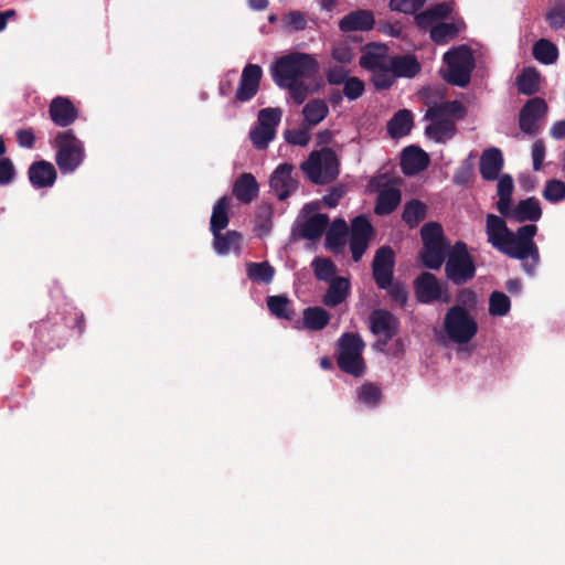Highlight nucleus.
Instances as JSON below:
<instances>
[{"label":"nucleus","mask_w":565,"mask_h":565,"mask_svg":"<svg viewBox=\"0 0 565 565\" xmlns=\"http://www.w3.org/2000/svg\"><path fill=\"white\" fill-rule=\"evenodd\" d=\"M422 94L428 106L424 119L430 121L425 128V135L435 142L446 143L457 134L456 122L465 118L467 108L459 100L439 102L438 92L431 88H424Z\"/></svg>","instance_id":"1"},{"label":"nucleus","mask_w":565,"mask_h":565,"mask_svg":"<svg viewBox=\"0 0 565 565\" xmlns=\"http://www.w3.org/2000/svg\"><path fill=\"white\" fill-rule=\"evenodd\" d=\"M318 70L319 64L312 55L291 52L278 57L270 65V75L274 83L281 87L298 79L311 78Z\"/></svg>","instance_id":"2"},{"label":"nucleus","mask_w":565,"mask_h":565,"mask_svg":"<svg viewBox=\"0 0 565 565\" xmlns=\"http://www.w3.org/2000/svg\"><path fill=\"white\" fill-rule=\"evenodd\" d=\"M537 233V226L535 224H525L520 226L515 232H512L501 248V253L509 256L510 258L530 262L523 263L524 270L533 275L535 268L540 263V252L534 236Z\"/></svg>","instance_id":"3"},{"label":"nucleus","mask_w":565,"mask_h":565,"mask_svg":"<svg viewBox=\"0 0 565 565\" xmlns=\"http://www.w3.org/2000/svg\"><path fill=\"white\" fill-rule=\"evenodd\" d=\"M423 247L419 258L424 267L438 270L450 254L451 246L437 222L426 223L420 230Z\"/></svg>","instance_id":"4"},{"label":"nucleus","mask_w":565,"mask_h":565,"mask_svg":"<svg viewBox=\"0 0 565 565\" xmlns=\"http://www.w3.org/2000/svg\"><path fill=\"white\" fill-rule=\"evenodd\" d=\"M300 169L315 184H329L340 173V162L335 151L329 147L312 151L300 164Z\"/></svg>","instance_id":"5"},{"label":"nucleus","mask_w":565,"mask_h":565,"mask_svg":"<svg viewBox=\"0 0 565 565\" xmlns=\"http://www.w3.org/2000/svg\"><path fill=\"white\" fill-rule=\"evenodd\" d=\"M52 146L56 149L55 162L62 174L73 173L84 161V143L72 129L58 132Z\"/></svg>","instance_id":"6"},{"label":"nucleus","mask_w":565,"mask_h":565,"mask_svg":"<svg viewBox=\"0 0 565 565\" xmlns=\"http://www.w3.org/2000/svg\"><path fill=\"white\" fill-rule=\"evenodd\" d=\"M365 343L359 333L345 332L338 340V367L354 377L364 374L365 362L363 359V350Z\"/></svg>","instance_id":"7"},{"label":"nucleus","mask_w":565,"mask_h":565,"mask_svg":"<svg viewBox=\"0 0 565 565\" xmlns=\"http://www.w3.org/2000/svg\"><path fill=\"white\" fill-rule=\"evenodd\" d=\"M444 62L447 64V73L444 79L459 87H466L471 79V73L476 66L472 51L467 45H460L447 51L444 54Z\"/></svg>","instance_id":"8"},{"label":"nucleus","mask_w":565,"mask_h":565,"mask_svg":"<svg viewBox=\"0 0 565 565\" xmlns=\"http://www.w3.org/2000/svg\"><path fill=\"white\" fill-rule=\"evenodd\" d=\"M476 264L468 246L462 241H457L450 249L445 262V275L456 286H462L476 276Z\"/></svg>","instance_id":"9"},{"label":"nucleus","mask_w":565,"mask_h":565,"mask_svg":"<svg viewBox=\"0 0 565 565\" xmlns=\"http://www.w3.org/2000/svg\"><path fill=\"white\" fill-rule=\"evenodd\" d=\"M444 329L452 342L465 344L477 334L478 323L463 306L456 305L445 315Z\"/></svg>","instance_id":"10"},{"label":"nucleus","mask_w":565,"mask_h":565,"mask_svg":"<svg viewBox=\"0 0 565 565\" xmlns=\"http://www.w3.org/2000/svg\"><path fill=\"white\" fill-rule=\"evenodd\" d=\"M280 108L268 107L258 111L257 125L249 131V139L257 150H264L276 137V128L280 124Z\"/></svg>","instance_id":"11"},{"label":"nucleus","mask_w":565,"mask_h":565,"mask_svg":"<svg viewBox=\"0 0 565 565\" xmlns=\"http://www.w3.org/2000/svg\"><path fill=\"white\" fill-rule=\"evenodd\" d=\"M414 291L417 301L420 303L448 302L450 300L447 288L429 271H423L416 277Z\"/></svg>","instance_id":"12"},{"label":"nucleus","mask_w":565,"mask_h":565,"mask_svg":"<svg viewBox=\"0 0 565 565\" xmlns=\"http://www.w3.org/2000/svg\"><path fill=\"white\" fill-rule=\"evenodd\" d=\"M548 111L547 103L542 97H533L526 100L519 113V127L522 132L535 136L540 130L539 120Z\"/></svg>","instance_id":"13"},{"label":"nucleus","mask_w":565,"mask_h":565,"mask_svg":"<svg viewBox=\"0 0 565 565\" xmlns=\"http://www.w3.org/2000/svg\"><path fill=\"white\" fill-rule=\"evenodd\" d=\"M370 329L373 334L380 337L377 344L386 347L387 343L398 333L399 322L390 311L385 309H375L370 315Z\"/></svg>","instance_id":"14"},{"label":"nucleus","mask_w":565,"mask_h":565,"mask_svg":"<svg viewBox=\"0 0 565 565\" xmlns=\"http://www.w3.org/2000/svg\"><path fill=\"white\" fill-rule=\"evenodd\" d=\"M294 172L295 166L284 162L271 173L269 185L279 201H285L298 190L299 183Z\"/></svg>","instance_id":"15"},{"label":"nucleus","mask_w":565,"mask_h":565,"mask_svg":"<svg viewBox=\"0 0 565 565\" xmlns=\"http://www.w3.org/2000/svg\"><path fill=\"white\" fill-rule=\"evenodd\" d=\"M395 254L390 246L380 247L373 258L372 273L379 288L391 285L394 275Z\"/></svg>","instance_id":"16"},{"label":"nucleus","mask_w":565,"mask_h":565,"mask_svg":"<svg viewBox=\"0 0 565 565\" xmlns=\"http://www.w3.org/2000/svg\"><path fill=\"white\" fill-rule=\"evenodd\" d=\"M263 70L258 64L248 63L244 66L238 87L235 93L237 103H247L253 99L260 86Z\"/></svg>","instance_id":"17"},{"label":"nucleus","mask_w":565,"mask_h":565,"mask_svg":"<svg viewBox=\"0 0 565 565\" xmlns=\"http://www.w3.org/2000/svg\"><path fill=\"white\" fill-rule=\"evenodd\" d=\"M49 116L54 125L65 128L75 122L78 109L70 98L56 96L49 105Z\"/></svg>","instance_id":"18"},{"label":"nucleus","mask_w":565,"mask_h":565,"mask_svg":"<svg viewBox=\"0 0 565 565\" xmlns=\"http://www.w3.org/2000/svg\"><path fill=\"white\" fill-rule=\"evenodd\" d=\"M391 57L386 45L369 43L364 46L359 63L362 68L372 72L386 67L391 63Z\"/></svg>","instance_id":"19"},{"label":"nucleus","mask_w":565,"mask_h":565,"mask_svg":"<svg viewBox=\"0 0 565 565\" xmlns=\"http://www.w3.org/2000/svg\"><path fill=\"white\" fill-rule=\"evenodd\" d=\"M375 19L371 10L359 9L345 14L339 21L340 31L348 33L354 31H370L374 28Z\"/></svg>","instance_id":"20"},{"label":"nucleus","mask_w":565,"mask_h":565,"mask_svg":"<svg viewBox=\"0 0 565 565\" xmlns=\"http://www.w3.org/2000/svg\"><path fill=\"white\" fill-rule=\"evenodd\" d=\"M429 164L428 154L417 146L406 147L401 157V168L405 175H414Z\"/></svg>","instance_id":"21"},{"label":"nucleus","mask_w":565,"mask_h":565,"mask_svg":"<svg viewBox=\"0 0 565 565\" xmlns=\"http://www.w3.org/2000/svg\"><path fill=\"white\" fill-rule=\"evenodd\" d=\"M504 160L502 151L499 148L491 147L486 149L479 162V170L482 179L494 181L499 178L503 168Z\"/></svg>","instance_id":"22"},{"label":"nucleus","mask_w":565,"mask_h":565,"mask_svg":"<svg viewBox=\"0 0 565 565\" xmlns=\"http://www.w3.org/2000/svg\"><path fill=\"white\" fill-rule=\"evenodd\" d=\"M30 183L36 189L52 186L57 178L54 166L45 160L33 162L28 170Z\"/></svg>","instance_id":"23"},{"label":"nucleus","mask_w":565,"mask_h":565,"mask_svg":"<svg viewBox=\"0 0 565 565\" xmlns=\"http://www.w3.org/2000/svg\"><path fill=\"white\" fill-rule=\"evenodd\" d=\"M486 233L488 243L500 252L512 231L508 227L503 217L488 214L486 218Z\"/></svg>","instance_id":"24"},{"label":"nucleus","mask_w":565,"mask_h":565,"mask_svg":"<svg viewBox=\"0 0 565 565\" xmlns=\"http://www.w3.org/2000/svg\"><path fill=\"white\" fill-rule=\"evenodd\" d=\"M232 192L241 203L249 204L258 196L259 185L252 173L244 172L235 180Z\"/></svg>","instance_id":"25"},{"label":"nucleus","mask_w":565,"mask_h":565,"mask_svg":"<svg viewBox=\"0 0 565 565\" xmlns=\"http://www.w3.org/2000/svg\"><path fill=\"white\" fill-rule=\"evenodd\" d=\"M390 67L395 77L413 78L419 74L422 66L413 54L395 55L391 57Z\"/></svg>","instance_id":"26"},{"label":"nucleus","mask_w":565,"mask_h":565,"mask_svg":"<svg viewBox=\"0 0 565 565\" xmlns=\"http://www.w3.org/2000/svg\"><path fill=\"white\" fill-rule=\"evenodd\" d=\"M542 207L535 196L521 200L513 207V221L518 223L537 222L542 217Z\"/></svg>","instance_id":"27"},{"label":"nucleus","mask_w":565,"mask_h":565,"mask_svg":"<svg viewBox=\"0 0 565 565\" xmlns=\"http://www.w3.org/2000/svg\"><path fill=\"white\" fill-rule=\"evenodd\" d=\"M329 224L327 214H315L308 217L298 230L299 236L309 241H316L322 236Z\"/></svg>","instance_id":"28"},{"label":"nucleus","mask_w":565,"mask_h":565,"mask_svg":"<svg viewBox=\"0 0 565 565\" xmlns=\"http://www.w3.org/2000/svg\"><path fill=\"white\" fill-rule=\"evenodd\" d=\"M350 291V282L347 278L335 277L330 281L329 288L322 298L327 307H335L342 303Z\"/></svg>","instance_id":"29"},{"label":"nucleus","mask_w":565,"mask_h":565,"mask_svg":"<svg viewBox=\"0 0 565 565\" xmlns=\"http://www.w3.org/2000/svg\"><path fill=\"white\" fill-rule=\"evenodd\" d=\"M402 200V192L399 189L391 186L380 191L376 204L375 213L377 215H388L396 210Z\"/></svg>","instance_id":"30"},{"label":"nucleus","mask_w":565,"mask_h":565,"mask_svg":"<svg viewBox=\"0 0 565 565\" xmlns=\"http://www.w3.org/2000/svg\"><path fill=\"white\" fill-rule=\"evenodd\" d=\"M348 225L343 218H335L326 234V246L333 253H340L345 245Z\"/></svg>","instance_id":"31"},{"label":"nucleus","mask_w":565,"mask_h":565,"mask_svg":"<svg viewBox=\"0 0 565 565\" xmlns=\"http://www.w3.org/2000/svg\"><path fill=\"white\" fill-rule=\"evenodd\" d=\"M413 127V115L408 109H401L387 122V132L392 138L407 136Z\"/></svg>","instance_id":"32"},{"label":"nucleus","mask_w":565,"mask_h":565,"mask_svg":"<svg viewBox=\"0 0 565 565\" xmlns=\"http://www.w3.org/2000/svg\"><path fill=\"white\" fill-rule=\"evenodd\" d=\"M303 328L310 331H320L330 322L329 312L322 307H308L302 311Z\"/></svg>","instance_id":"33"},{"label":"nucleus","mask_w":565,"mask_h":565,"mask_svg":"<svg viewBox=\"0 0 565 565\" xmlns=\"http://www.w3.org/2000/svg\"><path fill=\"white\" fill-rule=\"evenodd\" d=\"M540 73L534 67H525L516 76L515 83L520 94L533 96L540 90Z\"/></svg>","instance_id":"34"},{"label":"nucleus","mask_w":565,"mask_h":565,"mask_svg":"<svg viewBox=\"0 0 565 565\" xmlns=\"http://www.w3.org/2000/svg\"><path fill=\"white\" fill-rule=\"evenodd\" d=\"M266 305L269 312L277 319L292 320L295 317V309L292 302L285 295L268 296Z\"/></svg>","instance_id":"35"},{"label":"nucleus","mask_w":565,"mask_h":565,"mask_svg":"<svg viewBox=\"0 0 565 565\" xmlns=\"http://www.w3.org/2000/svg\"><path fill=\"white\" fill-rule=\"evenodd\" d=\"M228 209H230V198L224 195L220 198L213 206L211 221H210V230L212 233L222 232L227 227L230 218H228Z\"/></svg>","instance_id":"36"},{"label":"nucleus","mask_w":565,"mask_h":565,"mask_svg":"<svg viewBox=\"0 0 565 565\" xmlns=\"http://www.w3.org/2000/svg\"><path fill=\"white\" fill-rule=\"evenodd\" d=\"M427 206L419 200L413 199L405 203L402 220L409 228H415L426 218Z\"/></svg>","instance_id":"37"},{"label":"nucleus","mask_w":565,"mask_h":565,"mask_svg":"<svg viewBox=\"0 0 565 565\" xmlns=\"http://www.w3.org/2000/svg\"><path fill=\"white\" fill-rule=\"evenodd\" d=\"M532 54L537 62L550 65L557 61L558 49L550 40L540 39L534 43Z\"/></svg>","instance_id":"38"},{"label":"nucleus","mask_w":565,"mask_h":565,"mask_svg":"<svg viewBox=\"0 0 565 565\" xmlns=\"http://www.w3.org/2000/svg\"><path fill=\"white\" fill-rule=\"evenodd\" d=\"M329 114V108L323 99H312L308 102L302 108L305 121L309 127L316 126L321 122Z\"/></svg>","instance_id":"39"},{"label":"nucleus","mask_w":565,"mask_h":565,"mask_svg":"<svg viewBox=\"0 0 565 565\" xmlns=\"http://www.w3.org/2000/svg\"><path fill=\"white\" fill-rule=\"evenodd\" d=\"M214 236V249L220 255H226L232 248L238 249L242 243V235L236 231H227L225 234L221 232L212 233Z\"/></svg>","instance_id":"40"},{"label":"nucleus","mask_w":565,"mask_h":565,"mask_svg":"<svg viewBox=\"0 0 565 565\" xmlns=\"http://www.w3.org/2000/svg\"><path fill=\"white\" fill-rule=\"evenodd\" d=\"M275 275L274 267L268 262L248 263L247 276L250 280L268 284Z\"/></svg>","instance_id":"41"},{"label":"nucleus","mask_w":565,"mask_h":565,"mask_svg":"<svg viewBox=\"0 0 565 565\" xmlns=\"http://www.w3.org/2000/svg\"><path fill=\"white\" fill-rule=\"evenodd\" d=\"M459 33V28L452 22H440L430 30V39L436 44H445L449 40L455 39Z\"/></svg>","instance_id":"42"},{"label":"nucleus","mask_w":565,"mask_h":565,"mask_svg":"<svg viewBox=\"0 0 565 565\" xmlns=\"http://www.w3.org/2000/svg\"><path fill=\"white\" fill-rule=\"evenodd\" d=\"M510 298L502 291H493L489 298V313L493 317H503L510 312Z\"/></svg>","instance_id":"43"},{"label":"nucleus","mask_w":565,"mask_h":565,"mask_svg":"<svg viewBox=\"0 0 565 565\" xmlns=\"http://www.w3.org/2000/svg\"><path fill=\"white\" fill-rule=\"evenodd\" d=\"M315 276L318 280L331 281L335 275V265L329 258H315L312 262Z\"/></svg>","instance_id":"44"},{"label":"nucleus","mask_w":565,"mask_h":565,"mask_svg":"<svg viewBox=\"0 0 565 565\" xmlns=\"http://www.w3.org/2000/svg\"><path fill=\"white\" fill-rule=\"evenodd\" d=\"M545 19L553 30L565 25V1L557 0L545 13Z\"/></svg>","instance_id":"45"},{"label":"nucleus","mask_w":565,"mask_h":565,"mask_svg":"<svg viewBox=\"0 0 565 565\" xmlns=\"http://www.w3.org/2000/svg\"><path fill=\"white\" fill-rule=\"evenodd\" d=\"M371 82L377 90L388 89L395 83V75L390 64L386 67L372 71Z\"/></svg>","instance_id":"46"},{"label":"nucleus","mask_w":565,"mask_h":565,"mask_svg":"<svg viewBox=\"0 0 565 565\" xmlns=\"http://www.w3.org/2000/svg\"><path fill=\"white\" fill-rule=\"evenodd\" d=\"M543 198L551 203H558L565 199V182L552 179L546 181Z\"/></svg>","instance_id":"47"},{"label":"nucleus","mask_w":565,"mask_h":565,"mask_svg":"<svg viewBox=\"0 0 565 565\" xmlns=\"http://www.w3.org/2000/svg\"><path fill=\"white\" fill-rule=\"evenodd\" d=\"M358 398L367 406H375L382 398L381 388L373 383L363 384L358 391Z\"/></svg>","instance_id":"48"},{"label":"nucleus","mask_w":565,"mask_h":565,"mask_svg":"<svg viewBox=\"0 0 565 565\" xmlns=\"http://www.w3.org/2000/svg\"><path fill=\"white\" fill-rule=\"evenodd\" d=\"M280 88L288 90L290 98L296 105H301L310 93L309 86L302 79L288 83Z\"/></svg>","instance_id":"49"},{"label":"nucleus","mask_w":565,"mask_h":565,"mask_svg":"<svg viewBox=\"0 0 565 565\" xmlns=\"http://www.w3.org/2000/svg\"><path fill=\"white\" fill-rule=\"evenodd\" d=\"M373 227L366 216L360 215L353 218L351 223V237H360L370 239Z\"/></svg>","instance_id":"50"},{"label":"nucleus","mask_w":565,"mask_h":565,"mask_svg":"<svg viewBox=\"0 0 565 565\" xmlns=\"http://www.w3.org/2000/svg\"><path fill=\"white\" fill-rule=\"evenodd\" d=\"M364 90L365 84L359 77L351 76L343 83V95L349 100L358 99L363 95Z\"/></svg>","instance_id":"51"},{"label":"nucleus","mask_w":565,"mask_h":565,"mask_svg":"<svg viewBox=\"0 0 565 565\" xmlns=\"http://www.w3.org/2000/svg\"><path fill=\"white\" fill-rule=\"evenodd\" d=\"M425 2L426 0H390L388 7L392 11L414 14L425 4Z\"/></svg>","instance_id":"52"},{"label":"nucleus","mask_w":565,"mask_h":565,"mask_svg":"<svg viewBox=\"0 0 565 565\" xmlns=\"http://www.w3.org/2000/svg\"><path fill=\"white\" fill-rule=\"evenodd\" d=\"M285 28L291 31H302L307 28V18L301 11H291L282 18Z\"/></svg>","instance_id":"53"},{"label":"nucleus","mask_w":565,"mask_h":565,"mask_svg":"<svg viewBox=\"0 0 565 565\" xmlns=\"http://www.w3.org/2000/svg\"><path fill=\"white\" fill-rule=\"evenodd\" d=\"M384 289L388 292L391 299L397 302L401 307H404L407 303L408 291L403 282L391 280V285Z\"/></svg>","instance_id":"54"},{"label":"nucleus","mask_w":565,"mask_h":565,"mask_svg":"<svg viewBox=\"0 0 565 565\" xmlns=\"http://www.w3.org/2000/svg\"><path fill=\"white\" fill-rule=\"evenodd\" d=\"M331 56L341 64H349L352 62L354 53L348 43L341 42L333 45Z\"/></svg>","instance_id":"55"},{"label":"nucleus","mask_w":565,"mask_h":565,"mask_svg":"<svg viewBox=\"0 0 565 565\" xmlns=\"http://www.w3.org/2000/svg\"><path fill=\"white\" fill-rule=\"evenodd\" d=\"M449 13H450L449 6L447 3H439V4H436L435 7L430 8L429 10L423 12L422 14H419L417 17V19L419 21L429 20L431 22V21H435L438 19H445L448 17Z\"/></svg>","instance_id":"56"},{"label":"nucleus","mask_w":565,"mask_h":565,"mask_svg":"<svg viewBox=\"0 0 565 565\" xmlns=\"http://www.w3.org/2000/svg\"><path fill=\"white\" fill-rule=\"evenodd\" d=\"M15 169L10 158H0V185H8L15 178Z\"/></svg>","instance_id":"57"},{"label":"nucleus","mask_w":565,"mask_h":565,"mask_svg":"<svg viewBox=\"0 0 565 565\" xmlns=\"http://www.w3.org/2000/svg\"><path fill=\"white\" fill-rule=\"evenodd\" d=\"M285 139L290 145L305 147L310 141V135L307 128L287 130L285 134Z\"/></svg>","instance_id":"58"},{"label":"nucleus","mask_w":565,"mask_h":565,"mask_svg":"<svg viewBox=\"0 0 565 565\" xmlns=\"http://www.w3.org/2000/svg\"><path fill=\"white\" fill-rule=\"evenodd\" d=\"M271 214L270 206L260 207L256 214V226L264 234H268L271 230Z\"/></svg>","instance_id":"59"},{"label":"nucleus","mask_w":565,"mask_h":565,"mask_svg":"<svg viewBox=\"0 0 565 565\" xmlns=\"http://www.w3.org/2000/svg\"><path fill=\"white\" fill-rule=\"evenodd\" d=\"M367 238H360V237H351L350 236V249L352 253V259L354 262H359L363 254L365 253L367 245H369Z\"/></svg>","instance_id":"60"},{"label":"nucleus","mask_w":565,"mask_h":565,"mask_svg":"<svg viewBox=\"0 0 565 565\" xmlns=\"http://www.w3.org/2000/svg\"><path fill=\"white\" fill-rule=\"evenodd\" d=\"M326 77L330 85H341L349 78L348 71L342 66L330 67Z\"/></svg>","instance_id":"61"},{"label":"nucleus","mask_w":565,"mask_h":565,"mask_svg":"<svg viewBox=\"0 0 565 565\" xmlns=\"http://www.w3.org/2000/svg\"><path fill=\"white\" fill-rule=\"evenodd\" d=\"M17 142L21 148L32 149L35 146V135L32 129H19L15 132Z\"/></svg>","instance_id":"62"},{"label":"nucleus","mask_w":565,"mask_h":565,"mask_svg":"<svg viewBox=\"0 0 565 565\" xmlns=\"http://www.w3.org/2000/svg\"><path fill=\"white\" fill-rule=\"evenodd\" d=\"M545 157V145L543 140H536L532 146L533 169L541 170Z\"/></svg>","instance_id":"63"},{"label":"nucleus","mask_w":565,"mask_h":565,"mask_svg":"<svg viewBox=\"0 0 565 565\" xmlns=\"http://www.w3.org/2000/svg\"><path fill=\"white\" fill-rule=\"evenodd\" d=\"M497 193L498 196H512L514 184L513 179L510 174H503L498 178Z\"/></svg>","instance_id":"64"}]
</instances>
